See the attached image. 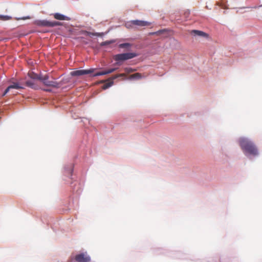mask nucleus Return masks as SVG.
Returning <instances> with one entry per match:
<instances>
[{
  "label": "nucleus",
  "mask_w": 262,
  "mask_h": 262,
  "mask_svg": "<svg viewBox=\"0 0 262 262\" xmlns=\"http://www.w3.org/2000/svg\"><path fill=\"white\" fill-rule=\"evenodd\" d=\"M239 144L245 155L247 154L256 156L258 155V151L254 143L250 140L242 138L239 140Z\"/></svg>",
  "instance_id": "1"
},
{
  "label": "nucleus",
  "mask_w": 262,
  "mask_h": 262,
  "mask_svg": "<svg viewBox=\"0 0 262 262\" xmlns=\"http://www.w3.org/2000/svg\"><path fill=\"white\" fill-rule=\"evenodd\" d=\"M137 56V54L134 53H125L117 54L114 59L116 61H123L133 58Z\"/></svg>",
  "instance_id": "2"
},
{
  "label": "nucleus",
  "mask_w": 262,
  "mask_h": 262,
  "mask_svg": "<svg viewBox=\"0 0 262 262\" xmlns=\"http://www.w3.org/2000/svg\"><path fill=\"white\" fill-rule=\"evenodd\" d=\"M49 75H45V76H40L39 80L41 81L43 84L47 86H51L53 88H58L59 86V84L55 81H49Z\"/></svg>",
  "instance_id": "3"
},
{
  "label": "nucleus",
  "mask_w": 262,
  "mask_h": 262,
  "mask_svg": "<svg viewBox=\"0 0 262 262\" xmlns=\"http://www.w3.org/2000/svg\"><path fill=\"white\" fill-rule=\"evenodd\" d=\"M95 70V69L93 68L88 70H78L71 72L70 74L72 76H79L93 73Z\"/></svg>",
  "instance_id": "4"
},
{
  "label": "nucleus",
  "mask_w": 262,
  "mask_h": 262,
  "mask_svg": "<svg viewBox=\"0 0 262 262\" xmlns=\"http://www.w3.org/2000/svg\"><path fill=\"white\" fill-rule=\"evenodd\" d=\"M75 259L78 262H89L91 260L90 257L83 253L76 255Z\"/></svg>",
  "instance_id": "5"
},
{
  "label": "nucleus",
  "mask_w": 262,
  "mask_h": 262,
  "mask_svg": "<svg viewBox=\"0 0 262 262\" xmlns=\"http://www.w3.org/2000/svg\"><path fill=\"white\" fill-rule=\"evenodd\" d=\"M12 89H15L17 90L23 89L24 87L21 86L18 82H13L12 84L9 85L3 94V96H4L6 94Z\"/></svg>",
  "instance_id": "6"
},
{
  "label": "nucleus",
  "mask_w": 262,
  "mask_h": 262,
  "mask_svg": "<svg viewBox=\"0 0 262 262\" xmlns=\"http://www.w3.org/2000/svg\"><path fill=\"white\" fill-rule=\"evenodd\" d=\"M130 24H132L133 25L138 26L140 27L148 26L150 25V23L148 21L139 20H132L130 21Z\"/></svg>",
  "instance_id": "7"
},
{
  "label": "nucleus",
  "mask_w": 262,
  "mask_h": 262,
  "mask_svg": "<svg viewBox=\"0 0 262 262\" xmlns=\"http://www.w3.org/2000/svg\"><path fill=\"white\" fill-rule=\"evenodd\" d=\"M53 16H54V18L58 19V20H71L70 17L65 16L63 14H60L59 13H56L53 14Z\"/></svg>",
  "instance_id": "8"
},
{
  "label": "nucleus",
  "mask_w": 262,
  "mask_h": 262,
  "mask_svg": "<svg viewBox=\"0 0 262 262\" xmlns=\"http://www.w3.org/2000/svg\"><path fill=\"white\" fill-rule=\"evenodd\" d=\"M116 70V68H112L110 69H108L107 70L103 71L102 72H99L95 73L94 75H93V77L98 76H101V75H104L112 73L114 72Z\"/></svg>",
  "instance_id": "9"
},
{
  "label": "nucleus",
  "mask_w": 262,
  "mask_h": 262,
  "mask_svg": "<svg viewBox=\"0 0 262 262\" xmlns=\"http://www.w3.org/2000/svg\"><path fill=\"white\" fill-rule=\"evenodd\" d=\"M190 33L191 34H193L195 36H202V37H208V34L207 33H206L205 32L202 31L193 30L191 31Z\"/></svg>",
  "instance_id": "10"
},
{
  "label": "nucleus",
  "mask_w": 262,
  "mask_h": 262,
  "mask_svg": "<svg viewBox=\"0 0 262 262\" xmlns=\"http://www.w3.org/2000/svg\"><path fill=\"white\" fill-rule=\"evenodd\" d=\"M26 84L27 86L30 87L31 88L34 89H37L38 86L35 84V83L32 80H28L26 82Z\"/></svg>",
  "instance_id": "11"
},
{
  "label": "nucleus",
  "mask_w": 262,
  "mask_h": 262,
  "mask_svg": "<svg viewBox=\"0 0 262 262\" xmlns=\"http://www.w3.org/2000/svg\"><path fill=\"white\" fill-rule=\"evenodd\" d=\"M28 76L32 79H37L39 80L41 75H38L33 72H30L28 73Z\"/></svg>",
  "instance_id": "12"
},
{
  "label": "nucleus",
  "mask_w": 262,
  "mask_h": 262,
  "mask_svg": "<svg viewBox=\"0 0 262 262\" xmlns=\"http://www.w3.org/2000/svg\"><path fill=\"white\" fill-rule=\"evenodd\" d=\"M142 78V75L140 73H136L135 74H132L130 76V79H139Z\"/></svg>",
  "instance_id": "13"
},
{
  "label": "nucleus",
  "mask_w": 262,
  "mask_h": 262,
  "mask_svg": "<svg viewBox=\"0 0 262 262\" xmlns=\"http://www.w3.org/2000/svg\"><path fill=\"white\" fill-rule=\"evenodd\" d=\"M12 19V17L8 15H0V20L3 21H6L10 20Z\"/></svg>",
  "instance_id": "14"
},
{
  "label": "nucleus",
  "mask_w": 262,
  "mask_h": 262,
  "mask_svg": "<svg viewBox=\"0 0 262 262\" xmlns=\"http://www.w3.org/2000/svg\"><path fill=\"white\" fill-rule=\"evenodd\" d=\"M84 33H85V34H86L87 35H89V36L92 35V36H100L103 34V33H91V32H88V31H85Z\"/></svg>",
  "instance_id": "15"
},
{
  "label": "nucleus",
  "mask_w": 262,
  "mask_h": 262,
  "mask_svg": "<svg viewBox=\"0 0 262 262\" xmlns=\"http://www.w3.org/2000/svg\"><path fill=\"white\" fill-rule=\"evenodd\" d=\"M132 46V44L129 43H121L119 45V47L120 48H129Z\"/></svg>",
  "instance_id": "16"
},
{
  "label": "nucleus",
  "mask_w": 262,
  "mask_h": 262,
  "mask_svg": "<svg viewBox=\"0 0 262 262\" xmlns=\"http://www.w3.org/2000/svg\"><path fill=\"white\" fill-rule=\"evenodd\" d=\"M37 25L39 26H42V27H47V20H39L37 22Z\"/></svg>",
  "instance_id": "17"
},
{
  "label": "nucleus",
  "mask_w": 262,
  "mask_h": 262,
  "mask_svg": "<svg viewBox=\"0 0 262 262\" xmlns=\"http://www.w3.org/2000/svg\"><path fill=\"white\" fill-rule=\"evenodd\" d=\"M165 31H166V30L163 29V30H159V31H158L157 32H154L150 33V35H160L161 34H162L164 32H165Z\"/></svg>",
  "instance_id": "18"
},
{
  "label": "nucleus",
  "mask_w": 262,
  "mask_h": 262,
  "mask_svg": "<svg viewBox=\"0 0 262 262\" xmlns=\"http://www.w3.org/2000/svg\"><path fill=\"white\" fill-rule=\"evenodd\" d=\"M113 84V82L112 81L108 82L102 86V89L103 90H105V89L108 88L109 87L111 86Z\"/></svg>",
  "instance_id": "19"
},
{
  "label": "nucleus",
  "mask_w": 262,
  "mask_h": 262,
  "mask_svg": "<svg viewBox=\"0 0 262 262\" xmlns=\"http://www.w3.org/2000/svg\"><path fill=\"white\" fill-rule=\"evenodd\" d=\"M114 42V40H108V41H105L104 42H103L101 43V45L102 46H105V45H108L111 43H112Z\"/></svg>",
  "instance_id": "20"
},
{
  "label": "nucleus",
  "mask_w": 262,
  "mask_h": 262,
  "mask_svg": "<svg viewBox=\"0 0 262 262\" xmlns=\"http://www.w3.org/2000/svg\"><path fill=\"white\" fill-rule=\"evenodd\" d=\"M52 22H53V27H55V26H61L62 25V24L61 23L59 22V21H53Z\"/></svg>",
  "instance_id": "21"
},
{
  "label": "nucleus",
  "mask_w": 262,
  "mask_h": 262,
  "mask_svg": "<svg viewBox=\"0 0 262 262\" xmlns=\"http://www.w3.org/2000/svg\"><path fill=\"white\" fill-rule=\"evenodd\" d=\"M47 27H53V22L47 20Z\"/></svg>",
  "instance_id": "22"
},
{
  "label": "nucleus",
  "mask_w": 262,
  "mask_h": 262,
  "mask_svg": "<svg viewBox=\"0 0 262 262\" xmlns=\"http://www.w3.org/2000/svg\"><path fill=\"white\" fill-rule=\"evenodd\" d=\"M132 25H133L132 24H130V22H128L127 24H126L125 26L127 28H132Z\"/></svg>",
  "instance_id": "23"
},
{
  "label": "nucleus",
  "mask_w": 262,
  "mask_h": 262,
  "mask_svg": "<svg viewBox=\"0 0 262 262\" xmlns=\"http://www.w3.org/2000/svg\"><path fill=\"white\" fill-rule=\"evenodd\" d=\"M123 75L122 74H119V75H115L114 76H113L112 78V80H114V79H116L117 78L119 77V76H122Z\"/></svg>",
  "instance_id": "24"
},
{
  "label": "nucleus",
  "mask_w": 262,
  "mask_h": 262,
  "mask_svg": "<svg viewBox=\"0 0 262 262\" xmlns=\"http://www.w3.org/2000/svg\"><path fill=\"white\" fill-rule=\"evenodd\" d=\"M45 91H47V92H50V90H48V89H47V90H45Z\"/></svg>",
  "instance_id": "25"
},
{
  "label": "nucleus",
  "mask_w": 262,
  "mask_h": 262,
  "mask_svg": "<svg viewBox=\"0 0 262 262\" xmlns=\"http://www.w3.org/2000/svg\"><path fill=\"white\" fill-rule=\"evenodd\" d=\"M260 6H262V5Z\"/></svg>",
  "instance_id": "26"
}]
</instances>
